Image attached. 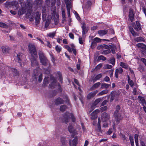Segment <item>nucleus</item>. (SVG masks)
Masks as SVG:
<instances>
[{
	"label": "nucleus",
	"instance_id": "1a4fd4ad",
	"mask_svg": "<svg viewBox=\"0 0 146 146\" xmlns=\"http://www.w3.org/2000/svg\"><path fill=\"white\" fill-rule=\"evenodd\" d=\"M100 111L99 110H96L91 113V118L92 119H94L97 118V113H99Z\"/></svg>",
	"mask_w": 146,
	"mask_h": 146
},
{
	"label": "nucleus",
	"instance_id": "8fccbe9b",
	"mask_svg": "<svg viewBox=\"0 0 146 146\" xmlns=\"http://www.w3.org/2000/svg\"><path fill=\"white\" fill-rule=\"evenodd\" d=\"M0 27L6 28H7L8 27L5 24L0 22Z\"/></svg>",
	"mask_w": 146,
	"mask_h": 146
},
{
	"label": "nucleus",
	"instance_id": "2eb2a0df",
	"mask_svg": "<svg viewBox=\"0 0 146 146\" xmlns=\"http://www.w3.org/2000/svg\"><path fill=\"white\" fill-rule=\"evenodd\" d=\"M98 92V91L97 90H96L94 92L89 93L87 95V98L88 99H90L92 98L95 96Z\"/></svg>",
	"mask_w": 146,
	"mask_h": 146
},
{
	"label": "nucleus",
	"instance_id": "6ab92c4d",
	"mask_svg": "<svg viewBox=\"0 0 146 146\" xmlns=\"http://www.w3.org/2000/svg\"><path fill=\"white\" fill-rule=\"evenodd\" d=\"M57 82V81L54 78L52 82L50 84H49V87L51 88H54L56 86Z\"/></svg>",
	"mask_w": 146,
	"mask_h": 146
},
{
	"label": "nucleus",
	"instance_id": "39448f33",
	"mask_svg": "<svg viewBox=\"0 0 146 146\" xmlns=\"http://www.w3.org/2000/svg\"><path fill=\"white\" fill-rule=\"evenodd\" d=\"M120 94L118 91L112 92H111L110 101L112 102L114 100H115V101H117L119 99Z\"/></svg>",
	"mask_w": 146,
	"mask_h": 146
},
{
	"label": "nucleus",
	"instance_id": "09e8293b",
	"mask_svg": "<svg viewBox=\"0 0 146 146\" xmlns=\"http://www.w3.org/2000/svg\"><path fill=\"white\" fill-rule=\"evenodd\" d=\"M54 15H55V12L54 11L53 12V13H52V16H51L50 15L48 16L46 20L49 19L50 21L51 19H52V16Z\"/></svg>",
	"mask_w": 146,
	"mask_h": 146
},
{
	"label": "nucleus",
	"instance_id": "ddd939ff",
	"mask_svg": "<svg viewBox=\"0 0 146 146\" xmlns=\"http://www.w3.org/2000/svg\"><path fill=\"white\" fill-rule=\"evenodd\" d=\"M134 28L137 31H138L141 29V25L140 23L136 21V24L133 26Z\"/></svg>",
	"mask_w": 146,
	"mask_h": 146
},
{
	"label": "nucleus",
	"instance_id": "bf43d9fd",
	"mask_svg": "<svg viewBox=\"0 0 146 146\" xmlns=\"http://www.w3.org/2000/svg\"><path fill=\"white\" fill-rule=\"evenodd\" d=\"M55 33L54 32L50 33L48 35L49 37L51 38H53L55 35Z\"/></svg>",
	"mask_w": 146,
	"mask_h": 146
},
{
	"label": "nucleus",
	"instance_id": "c9c22d12",
	"mask_svg": "<svg viewBox=\"0 0 146 146\" xmlns=\"http://www.w3.org/2000/svg\"><path fill=\"white\" fill-rule=\"evenodd\" d=\"M102 53L103 54H107L110 53V49H102Z\"/></svg>",
	"mask_w": 146,
	"mask_h": 146
},
{
	"label": "nucleus",
	"instance_id": "412c9836",
	"mask_svg": "<svg viewBox=\"0 0 146 146\" xmlns=\"http://www.w3.org/2000/svg\"><path fill=\"white\" fill-rule=\"evenodd\" d=\"M108 33V30H100L98 31V33L100 36H103L106 34Z\"/></svg>",
	"mask_w": 146,
	"mask_h": 146
},
{
	"label": "nucleus",
	"instance_id": "79ce46f5",
	"mask_svg": "<svg viewBox=\"0 0 146 146\" xmlns=\"http://www.w3.org/2000/svg\"><path fill=\"white\" fill-rule=\"evenodd\" d=\"M102 101V99L100 98H99L96 99L93 103L94 106H96L97 105L100 101Z\"/></svg>",
	"mask_w": 146,
	"mask_h": 146
},
{
	"label": "nucleus",
	"instance_id": "0e129e2a",
	"mask_svg": "<svg viewBox=\"0 0 146 146\" xmlns=\"http://www.w3.org/2000/svg\"><path fill=\"white\" fill-rule=\"evenodd\" d=\"M112 129L111 128L109 129V130L107 132V134L108 135L111 134L112 132Z\"/></svg>",
	"mask_w": 146,
	"mask_h": 146
},
{
	"label": "nucleus",
	"instance_id": "052dcab7",
	"mask_svg": "<svg viewBox=\"0 0 146 146\" xmlns=\"http://www.w3.org/2000/svg\"><path fill=\"white\" fill-rule=\"evenodd\" d=\"M138 135L136 134L135 135V142H138Z\"/></svg>",
	"mask_w": 146,
	"mask_h": 146
},
{
	"label": "nucleus",
	"instance_id": "e2e57ef3",
	"mask_svg": "<svg viewBox=\"0 0 146 146\" xmlns=\"http://www.w3.org/2000/svg\"><path fill=\"white\" fill-rule=\"evenodd\" d=\"M112 66L109 64H106L105 65V68L107 69H111L112 68Z\"/></svg>",
	"mask_w": 146,
	"mask_h": 146
},
{
	"label": "nucleus",
	"instance_id": "37998d69",
	"mask_svg": "<svg viewBox=\"0 0 146 146\" xmlns=\"http://www.w3.org/2000/svg\"><path fill=\"white\" fill-rule=\"evenodd\" d=\"M50 23V21L49 19H48L46 20V23L45 24V27L46 28V29H47V28L48 27L49 24Z\"/></svg>",
	"mask_w": 146,
	"mask_h": 146
},
{
	"label": "nucleus",
	"instance_id": "680f3d73",
	"mask_svg": "<svg viewBox=\"0 0 146 146\" xmlns=\"http://www.w3.org/2000/svg\"><path fill=\"white\" fill-rule=\"evenodd\" d=\"M102 47L103 49H106L107 50L110 49L109 46L106 45H104L102 46Z\"/></svg>",
	"mask_w": 146,
	"mask_h": 146
},
{
	"label": "nucleus",
	"instance_id": "6e6552de",
	"mask_svg": "<svg viewBox=\"0 0 146 146\" xmlns=\"http://www.w3.org/2000/svg\"><path fill=\"white\" fill-rule=\"evenodd\" d=\"M40 13L38 12H37L35 13V24L38 25L40 23Z\"/></svg>",
	"mask_w": 146,
	"mask_h": 146
},
{
	"label": "nucleus",
	"instance_id": "338daca9",
	"mask_svg": "<svg viewBox=\"0 0 146 146\" xmlns=\"http://www.w3.org/2000/svg\"><path fill=\"white\" fill-rule=\"evenodd\" d=\"M69 36L72 39H74V35L72 33H70L69 34Z\"/></svg>",
	"mask_w": 146,
	"mask_h": 146
},
{
	"label": "nucleus",
	"instance_id": "9b49d317",
	"mask_svg": "<svg viewBox=\"0 0 146 146\" xmlns=\"http://www.w3.org/2000/svg\"><path fill=\"white\" fill-rule=\"evenodd\" d=\"M123 72V70L121 67H119L115 69V76L116 78H118L119 74H122Z\"/></svg>",
	"mask_w": 146,
	"mask_h": 146
},
{
	"label": "nucleus",
	"instance_id": "cd10ccee",
	"mask_svg": "<svg viewBox=\"0 0 146 146\" xmlns=\"http://www.w3.org/2000/svg\"><path fill=\"white\" fill-rule=\"evenodd\" d=\"M100 84L101 83L100 82H98L94 84V85L91 88V89L92 90L94 89L97 88L99 87Z\"/></svg>",
	"mask_w": 146,
	"mask_h": 146
},
{
	"label": "nucleus",
	"instance_id": "3c124183",
	"mask_svg": "<svg viewBox=\"0 0 146 146\" xmlns=\"http://www.w3.org/2000/svg\"><path fill=\"white\" fill-rule=\"evenodd\" d=\"M62 17L63 19V21L65 20H66L65 18V11L62 9Z\"/></svg>",
	"mask_w": 146,
	"mask_h": 146
},
{
	"label": "nucleus",
	"instance_id": "dca6fc26",
	"mask_svg": "<svg viewBox=\"0 0 146 146\" xmlns=\"http://www.w3.org/2000/svg\"><path fill=\"white\" fill-rule=\"evenodd\" d=\"M77 143V139L75 138L72 140L69 141V144L70 146H76Z\"/></svg>",
	"mask_w": 146,
	"mask_h": 146
},
{
	"label": "nucleus",
	"instance_id": "7c9ffc66",
	"mask_svg": "<svg viewBox=\"0 0 146 146\" xmlns=\"http://www.w3.org/2000/svg\"><path fill=\"white\" fill-rule=\"evenodd\" d=\"M54 16H55V17H54L53 18V19L54 20L55 25H56L58 24L59 22L58 17L57 15H55Z\"/></svg>",
	"mask_w": 146,
	"mask_h": 146
},
{
	"label": "nucleus",
	"instance_id": "393cba45",
	"mask_svg": "<svg viewBox=\"0 0 146 146\" xmlns=\"http://www.w3.org/2000/svg\"><path fill=\"white\" fill-rule=\"evenodd\" d=\"M60 142L61 143V145L64 146L66 143V138L64 137H62L60 138Z\"/></svg>",
	"mask_w": 146,
	"mask_h": 146
},
{
	"label": "nucleus",
	"instance_id": "473e14b6",
	"mask_svg": "<svg viewBox=\"0 0 146 146\" xmlns=\"http://www.w3.org/2000/svg\"><path fill=\"white\" fill-rule=\"evenodd\" d=\"M2 52L3 53H6L8 52L9 48L7 46H3L2 47Z\"/></svg>",
	"mask_w": 146,
	"mask_h": 146
},
{
	"label": "nucleus",
	"instance_id": "ea45409f",
	"mask_svg": "<svg viewBox=\"0 0 146 146\" xmlns=\"http://www.w3.org/2000/svg\"><path fill=\"white\" fill-rule=\"evenodd\" d=\"M50 55L51 57V60L53 64L54 65H55L56 63L55 62V58L54 57L53 55L52 54H50Z\"/></svg>",
	"mask_w": 146,
	"mask_h": 146
},
{
	"label": "nucleus",
	"instance_id": "58836bf2",
	"mask_svg": "<svg viewBox=\"0 0 146 146\" xmlns=\"http://www.w3.org/2000/svg\"><path fill=\"white\" fill-rule=\"evenodd\" d=\"M135 40L137 42L144 41V39L142 37H137L135 38Z\"/></svg>",
	"mask_w": 146,
	"mask_h": 146
},
{
	"label": "nucleus",
	"instance_id": "e433bc0d",
	"mask_svg": "<svg viewBox=\"0 0 146 146\" xmlns=\"http://www.w3.org/2000/svg\"><path fill=\"white\" fill-rule=\"evenodd\" d=\"M65 1L66 4V8H71V5L70 1L69 0H65Z\"/></svg>",
	"mask_w": 146,
	"mask_h": 146
},
{
	"label": "nucleus",
	"instance_id": "5701e85b",
	"mask_svg": "<svg viewBox=\"0 0 146 146\" xmlns=\"http://www.w3.org/2000/svg\"><path fill=\"white\" fill-rule=\"evenodd\" d=\"M138 98L139 99V102L141 103L143 106L145 105L146 104L144 98L139 96H138Z\"/></svg>",
	"mask_w": 146,
	"mask_h": 146
},
{
	"label": "nucleus",
	"instance_id": "9d476101",
	"mask_svg": "<svg viewBox=\"0 0 146 146\" xmlns=\"http://www.w3.org/2000/svg\"><path fill=\"white\" fill-rule=\"evenodd\" d=\"M129 17L130 20L132 22L133 21L135 13H134L132 9H130L129 10Z\"/></svg>",
	"mask_w": 146,
	"mask_h": 146
},
{
	"label": "nucleus",
	"instance_id": "f3484780",
	"mask_svg": "<svg viewBox=\"0 0 146 146\" xmlns=\"http://www.w3.org/2000/svg\"><path fill=\"white\" fill-rule=\"evenodd\" d=\"M114 116L117 121H119L123 118L122 117L120 113H115L114 114Z\"/></svg>",
	"mask_w": 146,
	"mask_h": 146
},
{
	"label": "nucleus",
	"instance_id": "4c0bfd02",
	"mask_svg": "<svg viewBox=\"0 0 146 146\" xmlns=\"http://www.w3.org/2000/svg\"><path fill=\"white\" fill-rule=\"evenodd\" d=\"M129 31L133 36H135L137 35V33L135 32L133 28L131 27H130Z\"/></svg>",
	"mask_w": 146,
	"mask_h": 146
},
{
	"label": "nucleus",
	"instance_id": "f704fd0d",
	"mask_svg": "<svg viewBox=\"0 0 146 146\" xmlns=\"http://www.w3.org/2000/svg\"><path fill=\"white\" fill-rule=\"evenodd\" d=\"M22 55V54L21 53H19L17 55V60H18V62L20 64L21 63V58ZM20 65H21L20 64Z\"/></svg>",
	"mask_w": 146,
	"mask_h": 146
},
{
	"label": "nucleus",
	"instance_id": "4468645a",
	"mask_svg": "<svg viewBox=\"0 0 146 146\" xmlns=\"http://www.w3.org/2000/svg\"><path fill=\"white\" fill-rule=\"evenodd\" d=\"M64 101L62 99L58 98H57L55 100V104L56 105H59L64 103Z\"/></svg>",
	"mask_w": 146,
	"mask_h": 146
},
{
	"label": "nucleus",
	"instance_id": "a211bd4d",
	"mask_svg": "<svg viewBox=\"0 0 146 146\" xmlns=\"http://www.w3.org/2000/svg\"><path fill=\"white\" fill-rule=\"evenodd\" d=\"M82 34L83 35H84L87 32V31L86 29V25L85 23L83 22L82 25Z\"/></svg>",
	"mask_w": 146,
	"mask_h": 146
},
{
	"label": "nucleus",
	"instance_id": "864d4df0",
	"mask_svg": "<svg viewBox=\"0 0 146 146\" xmlns=\"http://www.w3.org/2000/svg\"><path fill=\"white\" fill-rule=\"evenodd\" d=\"M120 107L118 105H117L115 108V111L114 114H115V113L117 114L119 111L120 110Z\"/></svg>",
	"mask_w": 146,
	"mask_h": 146
},
{
	"label": "nucleus",
	"instance_id": "de8ad7c7",
	"mask_svg": "<svg viewBox=\"0 0 146 146\" xmlns=\"http://www.w3.org/2000/svg\"><path fill=\"white\" fill-rule=\"evenodd\" d=\"M12 71L14 73L15 76H17L19 74V72L15 68H12Z\"/></svg>",
	"mask_w": 146,
	"mask_h": 146
},
{
	"label": "nucleus",
	"instance_id": "69168bd1",
	"mask_svg": "<svg viewBox=\"0 0 146 146\" xmlns=\"http://www.w3.org/2000/svg\"><path fill=\"white\" fill-rule=\"evenodd\" d=\"M113 70L111 69L110 70H109V74L110 75V76L111 77L113 75Z\"/></svg>",
	"mask_w": 146,
	"mask_h": 146
},
{
	"label": "nucleus",
	"instance_id": "f257e3e1",
	"mask_svg": "<svg viewBox=\"0 0 146 146\" xmlns=\"http://www.w3.org/2000/svg\"><path fill=\"white\" fill-rule=\"evenodd\" d=\"M38 54L40 62L44 66H48V70L46 73L48 74L51 68V65L50 64L49 61L44 56L43 52H40Z\"/></svg>",
	"mask_w": 146,
	"mask_h": 146
},
{
	"label": "nucleus",
	"instance_id": "a18cd8bd",
	"mask_svg": "<svg viewBox=\"0 0 146 146\" xmlns=\"http://www.w3.org/2000/svg\"><path fill=\"white\" fill-rule=\"evenodd\" d=\"M106 60V58L102 55L99 56L98 58V60H102L103 61L105 60Z\"/></svg>",
	"mask_w": 146,
	"mask_h": 146
},
{
	"label": "nucleus",
	"instance_id": "f8f14e48",
	"mask_svg": "<svg viewBox=\"0 0 146 146\" xmlns=\"http://www.w3.org/2000/svg\"><path fill=\"white\" fill-rule=\"evenodd\" d=\"M36 56H32L31 58V64L33 66H37L38 64L37 61L36 60Z\"/></svg>",
	"mask_w": 146,
	"mask_h": 146
},
{
	"label": "nucleus",
	"instance_id": "4d7b16f0",
	"mask_svg": "<svg viewBox=\"0 0 146 146\" xmlns=\"http://www.w3.org/2000/svg\"><path fill=\"white\" fill-rule=\"evenodd\" d=\"M96 130L98 132H100L101 133H102V131L101 130L100 126H98V127L96 129Z\"/></svg>",
	"mask_w": 146,
	"mask_h": 146
},
{
	"label": "nucleus",
	"instance_id": "20e7f679",
	"mask_svg": "<svg viewBox=\"0 0 146 146\" xmlns=\"http://www.w3.org/2000/svg\"><path fill=\"white\" fill-rule=\"evenodd\" d=\"M28 47L29 53L32 56H37V52L35 45L33 44H31L28 46Z\"/></svg>",
	"mask_w": 146,
	"mask_h": 146
},
{
	"label": "nucleus",
	"instance_id": "7ed1b4c3",
	"mask_svg": "<svg viewBox=\"0 0 146 146\" xmlns=\"http://www.w3.org/2000/svg\"><path fill=\"white\" fill-rule=\"evenodd\" d=\"M32 77L33 80L36 81L38 80V82L40 83L42 79V74L41 73H39L37 70L35 69L33 71Z\"/></svg>",
	"mask_w": 146,
	"mask_h": 146
},
{
	"label": "nucleus",
	"instance_id": "a878e982",
	"mask_svg": "<svg viewBox=\"0 0 146 146\" xmlns=\"http://www.w3.org/2000/svg\"><path fill=\"white\" fill-rule=\"evenodd\" d=\"M110 86V85L108 84H106L105 83H102L101 84V89H107L109 88V87Z\"/></svg>",
	"mask_w": 146,
	"mask_h": 146
},
{
	"label": "nucleus",
	"instance_id": "13d9d810",
	"mask_svg": "<svg viewBox=\"0 0 146 146\" xmlns=\"http://www.w3.org/2000/svg\"><path fill=\"white\" fill-rule=\"evenodd\" d=\"M102 66V64L100 63L97 65L95 68V69L96 70H98L101 68Z\"/></svg>",
	"mask_w": 146,
	"mask_h": 146
},
{
	"label": "nucleus",
	"instance_id": "49530a36",
	"mask_svg": "<svg viewBox=\"0 0 146 146\" xmlns=\"http://www.w3.org/2000/svg\"><path fill=\"white\" fill-rule=\"evenodd\" d=\"M44 44H45V45H46L47 47L49 48H51L52 46V45L50 44V42L48 40L46 41L45 43H44Z\"/></svg>",
	"mask_w": 146,
	"mask_h": 146
},
{
	"label": "nucleus",
	"instance_id": "b1692460",
	"mask_svg": "<svg viewBox=\"0 0 146 146\" xmlns=\"http://www.w3.org/2000/svg\"><path fill=\"white\" fill-rule=\"evenodd\" d=\"M139 48H141L143 49H145L146 46L143 43H139L136 45Z\"/></svg>",
	"mask_w": 146,
	"mask_h": 146
},
{
	"label": "nucleus",
	"instance_id": "c85d7f7f",
	"mask_svg": "<svg viewBox=\"0 0 146 146\" xmlns=\"http://www.w3.org/2000/svg\"><path fill=\"white\" fill-rule=\"evenodd\" d=\"M127 77L128 83L131 87H133L134 85V83L133 81L130 79L129 75H128Z\"/></svg>",
	"mask_w": 146,
	"mask_h": 146
},
{
	"label": "nucleus",
	"instance_id": "c03bdc74",
	"mask_svg": "<svg viewBox=\"0 0 146 146\" xmlns=\"http://www.w3.org/2000/svg\"><path fill=\"white\" fill-rule=\"evenodd\" d=\"M64 47L65 49H66L69 52H72V49L68 45H65Z\"/></svg>",
	"mask_w": 146,
	"mask_h": 146
},
{
	"label": "nucleus",
	"instance_id": "aec40b11",
	"mask_svg": "<svg viewBox=\"0 0 146 146\" xmlns=\"http://www.w3.org/2000/svg\"><path fill=\"white\" fill-rule=\"evenodd\" d=\"M70 117L68 115L65 114L62 119V121L66 123H67L69 121Z\"/></svg>",
	"mask_w": 146,
	"mask_h": 146
},
{
	"label": "nucleus",
	"instance_id": "423d86ee",
	"mask_svg": "<svg viewBox=\"0 0 146 146\" xmlns=\"http://www.w3.org/2000/svg\"><path fill=\"white\" fill-rule=\"evenodd\" d=\"M68 129L70 133L72 134L71 136L72 137H74V135L77 134L75 129L70 124L68 126Z\"/></svg>",
	"mask_w": 146,
	"mask_h": 146
},
{
	"label": "nucleus",
	"instance_id": "0eeeda50",
	"mask_svg": "<svg viewBox=\"0 0 146 146\" xmlns=\"http://www.w3.org/2000/svg\"><path fill=\"white\" fill-rule=\"evenodd\" d=\"M110 118V115L106 112L104 113L101 115V120L103 122H106Z\"/></svg>",
	"mask_w": 146,
	"mask_h": 146
},
{
	"label": "nucleus",
	"instance_id": "5fc2aeb1",
	"mask_svg": "<svg viewBox=\"0 0 146 146\" xmlns=\"http://www.w3.org/2000/svg\"><path fill=\"white\" fill-rule=\"evenodd\" d=\"M55 49L58 52H60L61 50V48L58 45H56V46Z\"/></svg>",
	"mask_w": 146,
	"mask_h": 146
},
{
	"label": "nucleus",
	"instance_id": "f03ea898",
	"mask_svg": "<svg viewBox=\"0 0 146 146\" xmlns=\"http://www.w3.org/2000/svg\"><path fill=\"white\" fill-rule=\"evenodd\" d=\"M32 8L31 3L27 2L25 7H23L21 9H19L18 14L20 15L24 14L27 11L28 12H30Z\"/></svg>",
	"mask_w": 146,
	"mask_h": 146
},
{
	"label": "nucleus",
	"instance_id": "4be33fe9",
	"mask_svg": "<svg viewBox=\"0 0 146 146\" xmlns=\"http://www.w3.org/2000/svg\"><path fill=\"white\" fill-rule=\"evenodd\" d=\"M119 65L120 66L125 69H128L129 68V66L128 64L122 62H120Z\"/></svg>",
	"mask_w": 146,
	"mask_h": 146
},
{
	"label": "nucleus",
	"instance_id": "a19ab883",
	"mask_svg": "<svg viewBox=\"0 0 146 146\" xmlns=\"http://www.w3.org/2000/svg\"><path fill=\"white\" fill-rule=\"evenodd\" d=\"M67 107L65 105H62L60 106V110L61 111H64L67 109Z\"/></svg>",
	"mask_w": 146,
	"mask_h": 146
},
{
	"label": "nucleus",
	"instance_id": "c756f323",
	"mask_svg": "<svg viewBox=\"0 0 146 146\" xmlns=\"http://www.w3.org/2000/svg\"><path fill=\"white\" fill-rule=\"evenodd\" d=\"M102 76V74H100L97 76L95 77V78L93 79L92 80L93 82H94L96 80H98L100 79Z\"/></svg>",
	"mask_w": 146,
	"mask_h": 146
},
{
	"label": "nucleus",
	"instance_id": "2f4dec72",
	"mask_svg": "<svg viewBox=\"0 0 146 146\" xmlns=\"http://www.w3.org/2000/svg\"><path fill=\"white\" fill-rule=\"evenodd\" d=\"M10 5L13 7H15L17 9L18 8L19 5L17 1H15L11 2L10 3Z\"/></svg>",
	"mask_w": 146,
	"mask_h": 146
},
{
	"label": "nucleus",
	"instance_id": "6e6d98bb",
	"mask_svg": "<svg viewBox=\"0 0 146 146\" xmlns=\"http://www.w3.org/2000/svg\"><path fill=\"white\" fill-rule=\"evenodd\" d=\"M110 63L114 66L115 64V60L114 58H112L110 60Z\"/></svg>",
	"mask_w": 146,
	"mask_h": 146
},
{
	"label": "nucleus",
	"instance_id": "72a5a7b5",
	"mask_svg": "<svg viewBox=\"0 0 146 146\" xmlns=\"http://www.w3.org/2000/svg\"><path fill=\"white\" fill-rule=\"evenodd\" d=\"M49 83L48 81V78L47 77H46L44 80V82L43 85L44 86H46Z\"/></svg>",
	"mask_w": 146,
	"mask_h": 146
},
{
	"label": "nucleus",
	"instance_id": "603ef678",
	"mask_svg": "<svg viewBox=\"0 0 146 146\" xmlns=\"http://www.w3.org/2000/svg\"><path fill=\"white\" fill-rule=\"evenodd\" d=\"M42 0H36L35 3L37 5H40L42 4Z\"/></svg>",
	"mask_w": 146,
	"mask_h": 146
},
{
	"label": "nucleus",
	"instance_id": "bb28decb",
	"mask_svg": "<svg viewBox=\"0 0 146 146\" xmlns=\"http://www.w3.org/2000/svg\"><path fill=\"white\" fill-rule=\"evenodd\" d=\"M109 92V90H102L98 94V96H102L103 95L105 94L108 93Z\"/></svg>",
	"mask_w": 146,
	"mask_h": 146
},
{
	"label": "nucleus",
	"instance_id": "774afa93",
	"mask_svg": "<svg viewBox=\"0 0 146 146\" xmlns=\"http://www.w3.org/2000/svg\"><path fill=\"white\" fill-rule=\"evenodd\" d=\"M141 60L146 66V59L143 58H142L141 59Z\"/></svg>",
	"mask_w": 146,
	"mask_h": 146
}]
</instances>
